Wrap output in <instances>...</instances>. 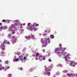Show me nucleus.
I'll return each mask as SVG.
<instances>
[{"instance_id":"nucleus-1","label":"nucleus","mask_w":77,"mask_h":77,"mask_svg":"<svg viewBox=\"0 0 77 77\" xmlns=\"http://www.w3.org/2000/svg\"><path fill=\"white\" fill-rule=\"evenodd\" d=\"M49 40L50 38H44L41 39V42L43 44V45L42 46V47H46V45H47V42H48V41L50 42V41Z\"/></svg>"},{"instance_id":"nucleus-2","label":"nucleus","mask_w":77,"mask_h":77,"mask_svg":"<svg viewBox=\"0 0 77 77\" xmlns=\"http://www.w3.org/2000/svg\"><path fill=\"white\" fill-rule=\"evenodd\" d=\"M35 26H39V24H36L35 23H34L33 25L32 26H31L29 28V30H30L31 31V32H32L33 30H34V31L37 30L38 28L35 27Z\"/></svg>"},{"instance_id":"nucleus-3","label":"nucleus","mask_w":77,"mask_h":77,"mask_svg":"<svg viewBox=\"0 0 77 77\" xmlns=\"http://www.w3.org/2000/svg\"><path fill=\"white\" fill-rule=\"evenodd\" d=\"M17 40V38L15 37V36H13L12 37V43L13 44H14V43H15L16 42V41Z\"/></svg>"},{"instance_id":"nucleus-4","label":"nucleus","mask_w":77,"mask_h":77,"mask_svg":"<svg viewBox=\"0 0 77 77\" xmlns=\"http://www.w3.org/2000/svg\"><path fill=\"white\" fill-rule=\"evenodd\" d=\"M45 70L47 72V74L48 75H49L50 74V69H49V68H48L47 67H46L45 69Z\"/></svg>"},{"instance_id":"nucleus-5","label":"nucleus","mask_w":77,"mask_h":77,"mask_svg":"<svg viewBox=\"0 0 77 77\" xmlns=\"http://www.w3.org/2000/svg\"><path fill=\"white\" fill-rule=\"evenodd\" d=\"M69 65H70V66H73V67H75V62L74 61H71L70 62V63H69Z\"/></svg>"},{"instance_id":"nucleus-6","label":"nucleus","mask_w":77,"mask_h":77,"mask_svg":"<svg viewBox=\"0 0 77 77\" xmlns=\"http://www.w3.org/2000/svg\"><path fill=\"white\" fill-rule=\"evenodd\" d=\"M4 43L3 44H2L1 45V47L2 49V50L3 51H4L5 50V48H4V47H6V46H5Z\"/></svg>"},{"instance_id":"nucleus-7","label":"nucleus","mask_w":77,"mask_h":77,"mask_svg":"<svg viewBox=\"0 0 77 77\" xmlns=\"http://www.w3.org/2000/svg\"><path fill=\"white\" fill-rule=\"evenodd\" d=\"M18 24H20V23H14L13 24H11V26L13 27H15V26H18L19 25Z\"/></svg>"},{"instance_id":"nucleus-8","label":"nucleus","mask_w":77,"mask_h":77,"mask_svg":"<svg viewBox=\"0 0 77 77\" xmlns=\"http://www.w3.org/2000/svg\"><path fill=\"white\" fill-rule=\"evenodd\" d=\"M69 54H68V55H66V56L65 57V59L66 60L67 59H71V58L70 57H69Z\"/></svg>"},{"instance_id":"nucleus-9","label":"nucleus","mask_w":77,"mask_h":77,"mask_svg":"<svg viewBox=\"0 0 77 77\" xmlns=\"http://www.w3.org/2000/svg\"><path fill=\"white\" fill-rule=\"evenodd\" d=\"M10 43L9 42H8L7 40H5L3 42L4 44H9Z\"/></svg>"},{"instance_id":"nucleus-10","label":"nucleus","mask_w":77,"mask_h":77,"mask_svg":"<svg viewBox=\"0 0 77 77\" xmlns=\"http://www.w3.org/2000/svg\"><path fill=\"white\" fill-rule=\"evenodd\" d=\"M23 55L20 56L19 57V59L21 61H23Z\"/></svg>"},{"instance_id":"nucleus-11","label":"nucleus","mask_w":77,"mask_h":77,"mask_svg":"<svg viewBox=\"0 0 77 77\" xmlns=\"http://www.w3.org/2000/svg\"><path fill=\"white\" fill-rule=\"evenodd\" d=\"M67 75L68 77H71V76H75V74H72V73L71 74H69V73H68L67 74Z\"/></svg>"},{"instance_id":"nucleus-12","label":"nucleus","mask_w":77,"mask_h":77,"mask_svg":"<svg viewBox=\"0 0 77 77\" xmlns=\"http://www.w3.org/2000/svg\"><path fill=\"white\" fill-rule=\"evenodd\" d=\"M28 38H35V35H29L28 36Z\"/></svg>"},{"instance_id":"nucleus-13","label":"nucleus","mask_w":77,"mask_h":77,"mask_svg":"<svg viewBox=\"0 0 77 77\" xmlns=\"http://www.w3.org/2000/svg\"><path fill=\"white\" fill-rule=\"evenodd\" d=\"M4 69V67L2 66V64H0V70H2Z\"/></svg>"},{"instance_id":"nucleus-14","label":"nucleus","mask_w":77,"mask_h":77,"mask_svg":"<svg viewBox=\"0 0 77 77\" xmlns=\"http://www.w3.org/2000/svg\"><path fill=\"white\" fill-rule=\"evenodd\" d=\"M36 57H38L39 56V54L38 53H37L35 54Z\"/></svg>"},{"instance_id":"nucleus-15","label":"nucleus","mask_w":77,"mask_h":77,"mask_svg":"<svg viewBox=\"0 0 77 77\" xmlns=\"http://www.w3.org/2000/svg\"><path fill=\"white\" fill-rule=\"evenodd\" d=\"M42 57H43L42 56V55H39V56H38V59L39 60H41V58H42Z\"/></svg>"},{"instance_id":"nucleus-16","label":"nucleus","mask_w":77,"mask_h":77,"mask_svg":"<svg viewBox=\"0 0 77 77\" xmlns=\"http://www.w3.org/2000/svg\"><path fill=\"white\" fill-rule=\"evenodd\" d=\"M60 49L61 51H65V50H63V48L61 47Z\"/></svg>"},{"instance_id":"nucleus-17","label":"nucleus","mask_w":77,"mask_h":77,"mask_svg":"<svg viewBox=\"0 0 77 77\" xmlns=\"http://www.w3.org/2000/svg\"><path fill=\"white\" fill-rule=\"evenodd\" d=\"M30 23H28V25H27V26L29 27H29H30Z\"/></svg>"},{"instance_id":"nucleus-18","label":"nucleus","mask_w":77,"mask_h":77,"mask_svg":"<svg viewBox=\"0 0 77 77\" xmlns=\"http://www.w3.org/2000/svg\"><path fill=\"white\" fill-rule=\"evenodd\" d=\"M50 37L51 39H53L54 38V35H50Z\"/></svg>"},{"instance_id":"nucleus-19","label":"nucleus","mask_w":77,"mask_h":77,"mask_svg":"<svg viewBox=\"0 0 77 77\" xmlns=\"http://www.w3.org/2000/svg\"><path fill=\"white\" fill-rule=\"evenodd\" d=\"M12 33L13 34H15V30H12Z\"/></svg>"},{"instance_id":"nucleus-20","label":"nucleus","mask_w":77,"mask_h":77,"mask_svg":"<svg viewBox=\"0 0 77 77\" xmlns=\"http://www.w3.org/2000/svg\"><path fill=\"white\" fill-rule=\"evenodd\" d=\"M8 77H12V74H9Z\"/></svg>"},{"instance_id":"nucleus-21","label":"nucleus","mask_w":77,"mask_h":77,"mask_svg":"<svg viewBox=\"0 0 77 77\" xmlns=\"http://www.w3.org/2000/svg\"><path fill=\"white\" fill-rule=\"evenodd\" d=\"M43 60H45V56H44L43 58H42Z\"/></svg>"},{"instance_id":"nucleus-22","label":"nucleus","mask_w":77,"mask_h":77,"mask_svg":"<svg viewBox=\"0 0 77 77\" xmlns=\"http://www.w3.org/2000/svg\"><path fill=\"white\" fill-rule=\"evenodd\" d=\"M18 61H19V60H18V58H17L16 59L15 62H18Z\"/></svg>"},{"instance_id":"nucleus-23","label":"nucleus","mask_w":77,"mask_h":77,"mask_svg":"<svg viewBox=\"0 0 77 77\" xmlns=\"http://www.w3.org/2000/svg\"><path fill=\"white\" fill-rule=\"evenodd\" d=\"M58 66H60V67H62V64H59Z\"/></svg>"},{"instance_id":"nucleus-24","label":"nucleus","mask_w":77,"mask_h":77,"mask_svg":"<svg viewBox=\"0 0 77 77\" xmlns=\"http://www.w3.org/2000/svg\"><path fill=\"white\" fill-rule=\"evenodd\" d=\"M58 66H60V67H62V64H59Z\"/></svg>"},{"instance_id":"nucleus-25","label":"nucleus","mask_w":77,"mask_h":77,"mask_svg":"<svg viewBox=\"0 0 77 77\" xmlns=\"http://www.w3.org/2000/svg\"><path fill=\"white\" fill-rule=\"evenodd\" d=\"M58 50H59L58 48H57L55 49V51H58Z\"/></svg>"},{"instance_id":"nucleus-26","label":"nucleus","mask_w":77,"mask_h":77,"mask_svg":"<svg viewBox=\"0 0 77 77\" xmlns=\"http://www.w3.org/2000/svg\"><path fill=\"white\" fill-rule=\"evenodd\" d=\"M5 64H8V61H7L5 62Z\"/></svg>"},{"instance_id":"nucleus-27","label":"nucleus","mask_w":77,"mask_h":77,"mask_svg":"<svg viewBox=\"0 0 77 77\" xmlns=\"http://www.w3.org/2000/svg\"><path fill=\"white\" fill-rule=\"evenodd\" d=\"M63 55H64V56H65V55H66V52H64V53L63 54Z\"/></svg>"},{"instance_id":"nucleus-28","label":"nucleus","mask_w":77,"mask_h":77,"mask_svg":"<svg viewBox=\"0 0 77 77\" xmlns=\"http://www.w3.org/2000/svg\"><path fill=\"white\" fill-rule=\"evenodd\" d=\"M9 68H10V67H9V66H8L6 67V69H9Z\"/></svg>"},{"instance_id":"nucleus-29","label":"nucleus","mask_w":77,"mask_h":77,"mask_svg":"<svg viewBox=\"0 0 77 77\" xmlns=\"http://www.w3.org/2000/svg\"><path fill=\"white\" fill-rule=\"evenodd\" d=\"M1 53L2 54H4V53H5L4 51H2V52Z\"/></svg>"},{"instance_id":"nucleus-30","label":"nucleus","mask_w":77,"mask_h":77,"mask_svg":"<svg viewBox=\"0 0 77 77\" xmlns=\"http://www.w3.org/2000/svg\"><path fill=\"white\" fill-rule=\"evenodd\" d=\"M11 36V34H9L8 35V37H10V36Z\"/></svg>"},{"instance_id":"nucleus-31","label":"nucleus","mask_w":77,"mask_h":77,"mask_svg":"<svg viewBox=\"0 0 77 77\" xmlns=\"http://www.w3.org/2000/svg\"><path fill=\"white\" fill-rule=\"evenodd\" d=\"M15 21L16 22H17V23H18L19 22V21H18V20H16Z\"/></svg>"},{"instance_id":"nucleus-32","label":"nucleus","mask_w":77,"mask_h":77,"mask_svg":"<svg viewBox=\"0 0 77 77\" xmlns=\"http://www.w3.org/2000/svg\"><path fill=\"white\" fill-rule=\"evenodd\" d=\"M2 22H5L6 21V20H3L2 21Z\"/></svg>"},{"instance_id":"nucleus-33","label":"nucleus","mask_w":77,"mask_h":77,"mask_svg":"<svg viewBox=\"0 0 77 77\" xmlns=\"http://www.w3.org/2000/svg\"><path fill=\"white\" fill-rule=\"evenodd\" d=\"M48 60L49 62H51V59H48Z\"/></svg>"},{"instance_id":"nucleus-34","label":"nucleus","mask_w":77,"mask_h":77,"mask_svg":"<svg viewBox=\"0 0 77 77\" xmlns=\"http://www.w3.org/2000/svg\"><path fill=\"white\" fill-rule=\"evenodd\" d=\"M24 59L25 60H26V57L24 56Z\"/></svg>"},{"instance_id":"nucleus-35","label":"nucleus","mask_w":77,"mask_h":77,"mask_svg":"<svg viewBox=\"0 0 77 77\" xmlns=\"http://www.w3.org/2000/svg\"><path fill=\"white\" fill-rule=\"evenodd\" d=\"M35 60H38V58L37 57H36L35 58Z\"/></svg>"},{"instance_id":"nucleus-36","label":"nucleus","mask_w":77,"mask_h":77,"mask_svg":"<svg viewBox=\"0 0 77 77\" xmlns=\"http://www.w3.org/2000/svg\"><path fill=\"white\" fill-rule=\"evenodd\" d=\"M57 54H61V53L60 52H58Z\"/></svg>"},{"instance_id":"nucleus-37","label":"nucleus","mask_w":77,"mask_h":77,"mask_svg":"<svg viewBox=\"0 0 77 77\" xmlns=\"http://www.w3.org/2000/svg\"><path fill=\"white\" fill-rule=\"evenodd\" d=\"M59 46L60 47H61L62 46V45L61 44H59Z\"/></svg>"},{"instance_id":"nucleus-38","label":"nucleus","mask_w":77,"mask_h":77,"mask_svg":"<svg viewBox=\"0 0 77 77\" xmlns=\"http://www.w3.org/2000/svg\"><path fill=\"white\" fill-rule=\"evenodd\" d=\"M0 26H2V23H0Z\"/></svg>"},{"instance_id":"nucleus-39","label":"nucleus","mask_w":77,"mask_h":77,"mask_svg":"<svg viewBox=\"0 0 77 77\" xmlns=\"http://www.w3.org/2000/svg\"><path fill=\"white\" fill-rule=\"evenodd\" d=\"M17 55H20V53H17Z\"/></svg>"},{"instance_id":"nucleus-40","label":"nucleus","mask_w":77,"mask_h":77,"mask_svg":"<svg viewBox=\"0 0 77 77\" xmlns=\"http://www.w3.org/2000/svg\"><path fill=\"white\" fill-rule=\"evenodd\" d=\"M3 26H1V29H3Z\"/></svg>"},{"instance_id":"nucleus-41","label":"nucleus","mask_w":77,"mask_h":77,"mask_svg":"<svg viewBox=\"0 0 77 77\" xmlns=\"http://www.w3.org/2000/svg\"><path fill=\"white\" fill-rule=\"evenodd\" d=\"M20 70H23V68H20Z\"/></svg>"},{"instance_id":"nucleus-42","label":"nucleus","mask_w":77,"mask_h":77,"mask_svg":"<svg viewBox=\"0 0 77 77\" xmlns=\"http://www.w3.org/2000/svg\"><path fill=\"white\" fill-rule=\"evenodd\" d=\"M42 51H43V52H44L45 51V50H42Z\"/></svg>"},{"instance_id":"nucleus-43","label":"nucleus","mask_w":77,"mask_h":77,"mask_svg":"<svg viewBox=\"0 0 77 77\" xmlns=\"http://www.w3.org/2000/svg\"><path fill=\"white\" fill-rule=\"evenodd\" d=\"M33 56H34V57H35V55H34V54H33Z\"/></svg>"},{"instance_id":"nucleus-44","label":"nucleus","mask_w":77,"mask_h":77,"mask_svg":"<svg viewBox=\"0 0 77 77\" xmlns=\"http://www.w3.org/2000/svg\"><path fill=\"white\" fill-rule=\"evenodd\" d=\"M64 50H66V48H64Z\"/></svg>"},{"instance_id":"nucleus-45","label":"nucleus","mask_w":77,"mask_h":77,"mask_svg":"<svg viewBox=\"0 0 77 77\" xmlns=\"http://www.w3.org/2000/svg\"><path fill=\"white\" fill-rule=\"evenodd\" d=\"M45 32H47V30H45Z\"/></svg>"},{"instance_id":"nucleus-46","label":"nucleus","mask_w":77,"mask_h":77,"mask_svg":"<svg viewBox=\"0 0 77 77\" xmlns=\"http://www.w3.org/2000/svg\"><path fill=\"white\" fill-rule=\"evenodd\" d=\"M0 62H2V60L0 59Z\"/></svg>"},{"instance_id":"nucleus-47","label":"nucleus","mask_w":77,"mask_h":77,"mask_svg":"<svg viewBox=\"0 0 77 77\" xmlns=\"http://www.w3.org/2000/svg\"><path fill=\"white\" fill-rule=\"evenodd\" d=\"M42 59H41L40 60V61H42Z\"/></svg>"},{"instance_id":"nucleus-48","label":"nucleus","mask_w":77,"mask_h":77,"mask_svg":"<svg viewBox=\"0 0 77 77\" xmlns=\"http://www.w3.org/2000/svg\"><path fill=\"white\" fill-rule=\"evenodd\" d=\"M75 75L76 76V77H77V74H75Z\"/></svg>"},{"instance_id":"nucleus-49","label":"nucleus","mask_w":77,"mask_h":77,"mask_svg":"<svg viewBox=\"0 0 77 77\" xmlns=\"http://www.w3.org/2000/svg\"><path fill=\"white\" fill-rule=\"evenodd\" d=\"M61 53H63V52H62Z\"/></svg>"},{"instance_id":"nucleus-50","label":"nucleus","mask_w":77,"mask_h":77,"mask_svg":"<svg viewBox=\"0 0 77 77\" xmlns=\"http://www.w3.org/2000/svg\"><path fill=\"white\" fill-rule=\"evenodd\" d=\"M27 29H28L29 28H27Z\"/></svg>"},{"instance_id":"nucleus-51","label":"nucleus","mask_w":77,"mask_h":77,"mask_svg":"<svg viewBox=\"0 0 77 77\" xmlns=\"http://www.w3.org/2000/svg\"><path fill=\"white\" fill-rule=\"evenodd\" d=\"M59 56H60V55H59Z\"/></svg>"}]
</instances>
